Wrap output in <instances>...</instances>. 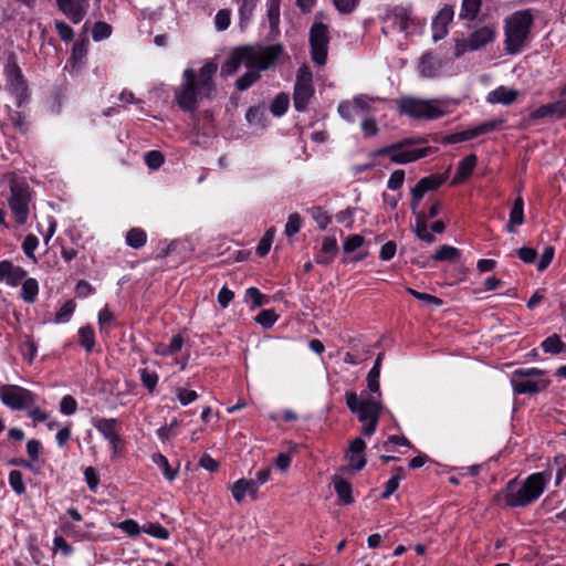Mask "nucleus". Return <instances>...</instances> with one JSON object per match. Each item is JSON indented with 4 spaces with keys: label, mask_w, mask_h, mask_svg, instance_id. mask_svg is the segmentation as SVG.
<instances>
[{
    "label": "nucleus",
    "mask_w": 566,
    "mask_h": 566,
    "mask_svg": "<svg viewBox=\"0 0 566 566\" xmlns=\"http://www.w3.org/2000/svg\"><path fill=\"white\" fill-rule=\"evenodd\" d=\"M217 72L218 64L211 60L198 71L188 67L182 72V82L174 91L175 101L182 112H196L200 101H210L216 96Z\"/></svg>",
    "instance_id": "obj_1"
},
{
    "label": "nucleus",
    "mask_w": 566,
    "mask_h": 566,
    "mask_svg": "<svg viewBox=\"0 0 566 566\" xmlns=\"http://www.w3.org/2000/svg\"><path fill=\"white\" fill-rule=\"evenodd\" d=\"M551 481V473L537 472L524 481L512 480L505 488V503L510 506H526L536 501Z\"/></svg>",
    "instance_id": "obj_2"
},
{
    "label": "nucleus",
    "mask_w": 566,
    "mask_h": 566,
    "mask_svg": "<svg viewBox=\"0 0 566 566\" xmlns=\"http://www.w3.org/2000/svg\"><path fill=\"white\" fill-rule=\"evenodd\" d=\"M455 103L448 99H422L405 96L397 101L399 114L415 119H437L452 113Z\"/></svg>",
    "instance_id": "obj_3"
},
{
    "label": "nucleus",
    "mask_w": 566,
    "mask_h": 566,
    "mask_svg": "<svg viewBox=\"0 0 566 566\" xmlns=\"http://www.w3.org/2000/svg\"><path fill=\"white\" fill-rule=\"evenodd\" d=\"M534 15L531 10H520L505 20V46L510 54L520 52L528 41Z\"/></svg>",
    "instance_id": "obj_4"
},
{
    "label": "nucleus",
    "mask_w": 566,
    "mask_h": 566,
    "mask_svg": "<svg viewBox=\"0 0 566 566\" xmlns=\"http://www.w3.org/2000/svg\"><path fill=\"white\" fill-rule=\"evenodd\" d=\"M513 392L516 395H533L547 389L551 380L546 371L536 367L515 369L510 377Z\"/></svg>",
    "instance_id": "obj_5"
},
{
    "label": "nucleus",
    "mask_w": 566,
    "mask_h": 566,
    "mask_svg": "<svg viewBox=\"0 0 566 566\" xmlns=\"http://www.w3.org/2000/svg\"><path fill=\"white\" fill-rule=\"evenodd\" d=\"M0 401L10 410L24 411L39 401V396L22 386L3 384L0 386Z\"/></svg>",
    "instance_id": "obj_6"
},
{
    "label": "nucleus",
    "mask_w": 566,
    "mask_h": 566,
    "mask_svg": "<svg viewBox=\"0 0 566 566\" xmlns=\"http://www.w3.org/2000/svg\"><path fill=\"white\" fill-rule=\"evenodd\" d=\"M329 40L328 25L323 22H314L310 29L308 42L311 59L318 66H324L327 62Z\"/></svg>",
    "instance_id": "obj_7"
},
{
    "label": "nucleus",
    "mask_w": 566,
    "mask_h": 566,
    "mask_svg": "<svg viewBox=\"0 0 566 566\" xmlns=\"http://www.w3.org/2000/svg\"><path fill=\"white\" fill-rule=\"evenodd\" d=\"M9 93L15 98V106L21 108L30 98L29 87L14 57H9L4 70Z\"/></svg>",
    "instance_id": "obj_8"
},
{
    "label": "nucleus",
    "mask_w": 566,
    "mask_h": 566,
    "mask_svg": "<svg viewBox=\"0 0 566 566\" xmlns=\"http://www.w3.org/2000/svg\"><path fill=\"white\" fill-rule=\"evenodd\" d=\"M345 400L347 408L360 422L379 418L380 406L374 398L360 399L355 391H346Z\"/></svg>",
    "instance_id": "obj_9"
},
{
    "label": "nucleus",
    "mask_w": 566,
    "mask_h": 566,
    "mask_svg": "<svg viewBox=\"0 0 566 566\" xmlns=\"http://www.w3.org/2000/svg\"><path fill=\"white\" fill-rule=\"evenodd\" d=\"M495 30L493 27L485 25L476 29L468 40H458L455 44V55L460 56L468 51H475L493 42Z\"/></svg>",
    "instance_id": "obj_10"
},
{
    "label": "nucleus",
    "mask_w": 566,
    "mask_h": 566,
    "mask_svg": "<svg viewBox=\"0 0 566 566\" xmlns=\"http://www.w3.org/2000/svg\"><path fill=\"white\" fill-rule=\"evenodd\" d=\"M29 201L30 193L28 187L11 186V196L8 205L18 224H24L29 218Z\"/></svg>",
    "instance_id": "obj_11"
},
{
    "label": "nucleus",
    "mask_w": 566,
    "mask_h": 566,
    "mask_svg": "<svg viewBox=\"0 0 566 566\" xmlns=\"http://www.w3.org/2000/svg\"><path fill=\"white\" fill-rule=\"evenodd\" d=\"M57 9L73 23L78 24L87 14L90 0H55Z\"/></svg>",
    "instance_id": "obj_12"
},
{
    "label": "nucleus",
    "mask_w": 566,
    "mask_h": 566,
    "mask_svg": "<svg viewBox=\"0 0 566 566\" xmlns=\"http://www.w3.org/2000/svg\"><path fill=\"white\" fill-rule=\"evenodd\" d=\"M369 102L364 97H356L353 102H342L338 105V113L344 119L354 123L357 118L365 117L369 113Z\"/></svg>",
    "instance_id": "obj_13"
},
{
    "label": "nucleus",
    "mask_w": 566,
    "mask_h": 566,
    "mask_svg": "<svg viewBox=\"0 0 566 566\" xmlns=\"http://www.w3.org/2000/svg\"><path fill=\"white\" fill-rule=\"evenodd\" d=\"M447 177L446 175H430L428 177L421 178L418 184L412 188V202L411 208L413 211L419 206L420 200L423 196L429 191L437 190L444 181Z\"/></svg>",
    "instance_id": "obj_14"
},
{
    "label": "nucleus",
    "mask_w": 566,
    "mask_h": 566,
    "mask_svg": "<svg viewBox=\"0 0 566 566\" xmlns=\"http://www.w3.org/2000/svg\"><path fill=\"white\" fill-rule=\"evenodd\" d=\"M426 148H418L411 143L401 145H391V161L397 164H407L427 155Z\"/></svg>",
    "instance_id": "obj_15"
},
{
    "label": "nucleus",
    "mask_w": 566,
    "mask_h": 566,
    "mask_svg": "<svg viewBox=\"0 0 566 566\" xmlns=\"http://www.w3.org/2000/svg\"><path fill=\"white\" fill-rule=\"evenodd\" d=\"M440 211V203L434 202L431 205L428 213L419 212L416 216V223H415V232L417 237L427 243L434 242V237L430 232V229L428 227V220L431 218H434Z\"/></svg>",
    "instance_id": "obj_16"
},
{
    "label": "nucleus",
    "mask_w": 566,
    "mask_h": 566,
    "mask_svg": "<svg viewBox=\"0 0 566 566\" xmlns=\"http://www.w3.org/2000/svg\"><path fill=\"white\" fill-rule=\"evenodd\" d=\"M454 15L452 6L444 4L432 21V38L434 41L443 39L448 33V27Z\"/></svg>",
    "instance_id": "obj_17"
},
{
    "label": "nucleus",
    "mask_w": 566,
    "mask_h": 566,
    "mask_svg": "<svg viewBox=\"0 0 566 566\" xmlns=\"http://www.w3.org/2000/svg\"><path fill=\"white\" fill-rule=\"evenodd\" d=\"M92 424L108 442L122 437L119 433L122 422L116 418L96 417L92 419Z\"/></svg>",
    "instance_id": "obj_18"
},
{
    "label": "nucleus",
    "mask_w": 566,
    "mask_h": 566,
    "mask_svg": "<svg viewBox=\"0 0 566 566\" xmlns=\"http://www.w3.org/2000/svg\"><path fill=\"white\" fill-rule=\"evenodd\" d=\"M284 49L282 44H271L266 46H256L258 70H268L280 59Z\"/></svg>",
    "instance_id": "obj_19"
},
{
    "label": "nucleus",
    "mask_w": 566,
    "mask_h": 566,
    "mask_svg": "<svg viewBox=\"0 0 566 566\" xmlns=\"http://www.w3.org/2000/svg\"><path fill=\"white\" fill-rule=\"evenodd\" d=\"M497 127V122L491 120L483 124H480L475 127L465 129L463 132H459L447 137L446 142L450 144H457L461 142H467L473 139L480 135L488 134L494 130Z\"/></svg>",
    "instance_id": "obj_20"
},
{
    "label": "nucleus",
    "mask_w": 566,
    "mask_h": 566,
    "mask_svg": "<svg viewBox=\"0 0 566 566\" xmlns=\"http://www.w3.org/2000/svg\"><path fill=\"white\" fill-rule=\"evenodd\" d=\"M497 127V122L491 120L483 124H480L475 127L465 129L463 132H459L447 137L446 142L450 144H457L461 142H467L473 139L480 135L488 134L494 130Z\"/></svg>",
    "instance_id": "obj_21"
},
{
    "label": "nucleus",
    "mask_w": 566,
    "mask_h": 566,
    "mask_svg": "<svg viewBox=\"0 0 566 566\" xmlns=\"http://www.w3.org/2000/svg\"><path fill=\"white\" fill-rule=\"evenodd\" d=\"M27 274L23 268L14 265L10 260L0 261V282L17 286L25 280Z\"/></svg>",
    "instance_id": "obj_22"
},
{
    "label": "nucleus",
    "mask_w": 566,
    "mask_h": 566,
    "mask_svg": "<svg viewBox=\"0 0 566 566\" xmlns=\"http://www.w3.org/2000/svg\"><path fill=\"white\" fill-rule=\"evenodd\" d=\"M338 243L335 237H325L321 250L315 255V262L321 265H329L338 253Z\"/></svg>",
    "instance_id": "obj_23"
},
{
    "label": "nucleus",
    "mask_w": 566,
    "mask_h": 566,
    "mask_svg": "<svg viewBox=\"0 0 566 566\" xmlns=\"http://www.w3.org/2000/svg\"><path fill=\"white\" fill-rule=\"evenodd\" d=\"M517 96L518 92L516 90L506 86H499L488 94L486 102L490 104L509 105L515 102Z\"/></svg>",
    "instance_id": "obj_24"
},
{
    "label": "nucleus",
    "mask_w": 566,
    "mask_h": 566,
    "mask_svg": "<svg viewBox=\"0 0 566 566\" xmlns=\"http://www.w3.org/2000/svg\"><path fill=\"white\" fill-rule=\"evenodd\" d=\"M548 116H566V97L553 104L542 105L531 113L532 118H544Z\"/></svg>",
    "instance_id": "obj_25"
},
{
    "label": "nucleus",
    "mask_w": 566,
    "mask_h": 566,
    "mask_svg": "<svg viewBox=\"0 0 566 566\" xmlns=\"http://www.w3.org/2000/svg\"><path fill=\"white\" fill-rule=\"evenodd\" d=\"M524 223V201L522 197H517L512 206L509 222L506 224V231L509 233H514L516 227H520Z\"/></svg>",
    "instance_id": "obj_26"
},
{
    "label": "nucleus",
    "mask_w": 566,
    "mask_h": 566,
    "mask_svg": "<svg viewBox=\"0 0 566 566\" xmlns=\"http://www.w3.org/2000/svg\"><path fill=\"white\" fill-rule=\"evenodd\" d=\"M476 165V156L471 154L464 157L458 166L457 174L452 180L453 185L462 184L468 179L474 170Z\"/></svg>",
    "instance_id": "obj_27"
},
{
    "label": "nucleus",
    "mask_w": 566,
    "mask_h": 566,
    "mask_svg": "<svg viewBox=\"0 0 566 566\" xmlns=\"http://www.w3.org/2000/svg\"><path fill=\"white\" fill-rule=\"evenodd\" d=\"M233 50L238 55L241 65L244 64L249 70H258L256 46L243 45Z\"/></svg>",
    "instance_id": "obj_28"
},
{
    "label": "nucleus",
    "mask_w": 566,
    "mask_h": 566,
    "mask_svg": "<svg viewBox=\"0 0 566 566\" xmlns=\"http://www.w3.org/2000/svg\"><path fill=\"white\" fill-rule=\"evenodd\" d=\"M334 489L340 504L348 505L354 502L352 484L347 480L335 476Z\"/></svg>",
    "instance_id": "obj_29"
},
{
    "label": "nucleus",
    "mask_w": 566,
    "mask_h": 566,
    "mask_svg": "<svg viewBox=\"0 0 566 566\" xmlns=\"http://www.w3.org/2000/svg\"><path fill=\"white\" fill-rule=\"evenodd\" d=\"M314 92H315L314 87H304V86L295 87L294 86V93H293L294 108L297 112H304L307 108L308 103L314 95Z\"/></svg>",
    "instance_id": "obj_30"
},
{
    "label": "nucleus",
    "mask_w": 566,
    "mask_h": 566,
    "mask_svg": "<svg viewBox=\"0 0 566 566\" xmlns=\"http://www.w3.org/2000/svg\"><path fill=\"white\" fill-rule=\"evenodd\" d=\"M395 20L400 30L407 34L416 31V23L412 19L411 11L407 8H398L395 10Z\"/></svg>",
    "instance_id": "obj_31"
},
{
    "label": "nucleus",
    "mask_w": 566,
    "mask_h": 566,
    "mask_svg": "<svg viewBox=\"0 0 566 566\" xmlns=\"http://www.w3.org/2000/svg\"><path fill=\"white\" fill-rule=\"evenodd\" d=\"M77 333L80 345L87 354L92 353L96 343V335L93 326L91 324H86L85 326L80 327Z\"/></svg>",
    "instance_id": "obj_32"
},
{
    "label": "nucleus",
    "mask_w": 566,
    "mask_h": 566,
    "mask_svg": "<svg viewBox=\"0 0 566 566\" xmlns=\"http://www.w3.org/2000/svg\"><path fill=\"white\" fill-rule=\"evenodd\" d=\"M125 242L132 249H142L147 242V233L142 228H132L126 233Z\"/></svg>",
    "instance_id": "obj_33"
},
{
    "label": "nucleus",
    "mask_w": 566,
    "mask_h": 566,
    "mask_svg": "<svg viewBox=\"0 0 566 566\" xmlns=\"http://www.w3.org/2000/svg\"><path fill=\"white\" fill-rule=\"evenodd\" d=\"M39 294V283L35 279L29 277L25 279L22 283L20 296L21 298L29 304H33Z\"/></svg>",
    "instance_id": "obj_34"
},
{
    "label": "nucleus",
    "mask_w": 566,
    "mask_h": 566,
    "mask_svg": "<svg viewBox=\"0 0 566 566\" xmlns=\"http://www.w3.org/2000/svg\"><path fill=\"white\" fill-rule=\"evenodd\" d=\"M153 462L161 470L163 475L169 482H172L178 475V469H172L166 455L160 452L153 454Z\"/></svg>",
    "instance_id": "obj_35"
},
{
    "label": "nucleus",
    "mask_w": 566,
    "mask_h": 566,
    "mask_svg": "<svg viewBox=\"0 0 566 566\" xmlns=\"http://www.w3.org/2000/svg\"><path fill=\"white\" fill-rule=\"evenodd\" d=\"M289 105H290V96H289V94L282 92V93H279L272 101L270 111L274 116L280 117V116H283L287 112Z\"/></svg>",
    "instance_id": "obj_36"
},
{
    "label": "nucleus",
    "mask_w": 566,
    "mask_h": 566,
    "mask_svg": "<svg viewBox=\"0 0 566 566\" xmlns=\"http://www.w3.org/2000/svg\"><path fill=\"white\" fill-rule=\"evenodd\" d=\"M382 355L380 354L374 366L370 368V370L368 371V375H367V387H368V390L373 394L375 392H378L379 391V375H380V359H381Z\"/></svg>",
    "instance_id": "obj_37"
},
{
    "label": "nucleus",
    "mask_w": 566,
    "mask_h": 566,
    "mask_svg": "<svg viewBox=\"0 0 566 566\" xmlns=\"http://www.w3.org/2000/svg\"><path fill=\"white\" fill-rule=\"evenodd\" d=\"M541 346L542 349L548 354H559L566 352L565 343H563L559 336L556 334L544 339Z\"/></svg>",
    "instance_id": "obj_38"
},
{
    "label": "nucleus",
    "mask_w": 566,
    "mask_h": 566,
    "mask_svg": "<svg viewBox=\"0 0 566 566\" xmlns=\"http://www.w3.org/2000/svg\"><path fill=\"white\" fill-rule=\"evenodd\" d=\"M260 77L261 75L259 70H249L235 81V87L241 92L247 91L256 83Z\"/></svg>",
    "instance_id": "obj_39"
},
{
    "label": "nucleus",
    "mask_w": 566,
    "mask_h": 566,
    "mask_svg": "<svg viewBox=\"0 0 566 566\" xmlns=\"http://www.w3.org/2000/svg\"><path fill=\"white\" fill-rule=\"evenodd\" d=\"M9 111V119L11 124L22 134H25L29 129V122L25 113L20 111H12L10 106H7Z\"/></svg>",
    "instance_id": "obj_40"
},
{
    "label": "nucleus",
    "mask_w": 566,
    "mask_h": 566,
    "mask_svg": "<svg viewBox=\"0 0 566 566\" xmlns=\"http://www.w3.org/2000/svg\"><path fill=\"white\" fill-rule=\"evenodd\" d=\"M140 381L143 386L153 394L158 385L159 376L156 371L149 370L148 368L139 369Z\"/></svg>",
    "instance_id": "obj_41"
},
{
    "label": "nucleus",
    "mask_w": 566,
    "mask_h": 566,
    "mask_svg": "<svg viewBox=\"0 0 566 566\" xmlns=\"http://www.w3.org/2000/svg\"><path fill=\"white\" fill-rule=\"evenodd\" d=\"M259 0H242L239 8L240 27L243 29L250 21Z\"/></svg>",
    "instance_id": "obj_42"
},
{
    "label": "nucleus",
    "mask_w": 566,
    "mask_h": 566,
    "mask_svg": "<svg viewBox=\"0 0 566 566\" xmlns=\"http://www.w3.org/2000/svg\"><path fill=\"white\" fill-rule=\"evenodd\" d=\"M76 308V303L73 300L66 301L60 310L55 313L54 323L61 324L69 322Z\"/></svg>",
    "instance_id": "obj_43"
},
{
    "label": "nucleus",
    "mask_w": 566,
    "mask_h": 566,
    "mask_svg": "<svg viewBox=\"0 0 566 566\" xmlns=\"http://www.w3.org/2000/svg\"><path fill=\"white\" fill-rule=\"evenodd\" d=\"M253 485L254 484L252 483V479L251 480H247L243 478L239 479L237 482H234V484L231 488V493H232L233 499L238 503L242 502L245 497L247 490L249 489V486H253Z\"/></svg>",
    "instance_id": "obj_44"
},
{
    "label": "nucleus",
    "mask_w": 566,
    "mask_h": 566,
    "mask_svg": "<svg viewBox=\"0 0 566 566\" xmlns=\"http://www.w3.org/2000/svg\"><path fill=\"white\" fill-rule=\"evenodd\" d=\"M143 532L158 539H168L170 536V532L159 523H147Z\"/></svg>",
    "instance_id": "obj_45"
},
{
    "label": "nucleus",
    "mask_w": 566,
    "mask_h": 566,
    "mask_svg": "<svg viewBox=\"0 0 566 566\" xmlns=\"http://www.w3.org/2000/svg\"><path fill=\"white\" fill-rule=\"evenodd\" d=\"M279 315L275 313L274 310H262L256 316L255 322L260 324L263 328L268 329L271 328L275 322L277 321Z\"/></svg>",
    "instance_id": "obj_46"
},
{
    "label": "nucleus",
    "mask_w": 566,
    "mask_h": 566,
    "mask_svg": "<svg viewBox=\"0 0 566 566\" xmlns=\"http://www.w3.org/2000/svg\"><path fill=\"white\" fill-rule=\"evenodd\" d=\"M97 318H98L99 332L102 334L108 335L111 332V324L115 321V315L106 306L98 312Z\"/></svg>",
    "instance_id": "obj_47"
},
{
    "label": "nucleus",
    "mask_w": 566,
    "mask_h": 566,
    "mask_svg": "<svg viewBox=\"0 0 566 566\" xmlns=\"http://www.w3.org/2000/svg\"><path fill=\"white\" fill-rule=\"evenodd\" d=\"M274 233H275V229L270 228L266 230V232L264 233L262 239L259 241L258 247H256V254L259 256H261V258L265 256L270 252V249H271V245H272V242L274 239Z\"/></svg>",
    "instance_id": "obj_48"
},
{
    "label": "nucleus",
    "mask_w": 566,
    "mask_h": 566,
    "mask_svg": "<svg viewBox=\"0 0 566 566\" xmlns=\"http://www.w3.org/2000/svg\"><path fill=\"white\" fill-rule=\"evenodd\" d=\"M112 34V27L111 24L104 22V21H97L94 23L92 28V38L94 41L98 42L102 40H105L109 38Z\"/></svg>",
    "instance_id": "obj_49"
},
{
    "label": "nucleus",
    "mask_w": 566,
    "mask_h": 566,
    "mask_svg": "<svg viewBox=\"0 0 566 566\" xmlns=\"http://www.w3.org/2000/svg\"><path fill=\"white\" fill-rule=\"evenodd\" d=\"M39 247V239L35 234H28L23 242H22V251L24 252V254L31 259L33 262H36V258L34 255V251L38 249Z\"/></svg>",
    "instance_id": "obj_50"
},
{
    "label": "nucleus",
    "mask_w": 566,
    "mask_h": 566,
    "mask_svg": "<svg viewBox=\"0 0 566 566\" xmlns=\"http://www.w3.org/2000/svg\"><path fill=\"white\" fill-rule=\"evenodd\" d=\"M8 481H9V485L11 486V489L18 495H22V494L25 493L27 489H25V485H24V482H23V475H22V473L19 470H12L9 473Z\"/></svg>",
    "instance_id": "obj_51"
},
{
    "label": "nucleus",
    "mask_w": 566,
    "mask_h": 566,
    "mask_svg": "<svg viewBox=\"0 0 566 566\" xmlns=\"http://www.w3.org/2000/svg\"><path fill=\"white\" fill-rule=\"evenodd\" d=\"M459 250L451 245H442L432 255L436 261H453L458 259Z\"/></svg>",
    "instance_id": "obj_52"
},
{
    "label": "nucleus",
    "mask_w": 566,
    "mask_h": 566,
    "mask_svg": "<svg viewBox=\"0 0 566 566\" xmlns=\"http://www.w3.org/2000/svg\"><path fill=\"white\" fill-rule=\"evenodd\" d=\"M481 7V0H463L460 11V17L465 19H473Z\"/></svg>",
    "instance_id": "obj_53"
},
{
    "label": "nucleus",
    "mask_w": 566,
    "mask_h": 566,
    "mask_svg": "<svg viewBox=\"0 0 566 566\" xmlns=\"http://www.w3.org/2000/svg\"><path fill=\"white\" fill-rule=\"evenodd\" d=\"M295 87H313V74L307 65H302L297 70Z\"/></svg>",
    "instance_id": "obj_54"
},
{
    "label": "nucleus",
    "mask_w": 566,
    "mask_h": 566,
    "mask_svg": "<svg viewBox=\"0 0 566 566\" xmlns=\"http://www.w3.org/2000/svg\"><path fill=\"white\" fill-rule=\"evenodd\" d=\"M241 66V63L239 61L238 55L235 54L234 50L230 53L227 61L221 66V76H229L234 74L239 67Z\"/></svg>",
    "instance_id": "obj_55"
},
{
    "label": "nucleus",
    "mask_w": 566,
    "mask_h": 566,
    "mask_svg": "<svg viewBox=\"0 0 566 566\" xmlns=\"http://www.w3.org/2000/svg\"><path fill=\"white\" fill-rule=\"evenodd\" d=\"M420 74L424 77H432L437 74V62L432 56H422L419 65Z\"/></svg>",
    "instance_id": "obj_56"
},
{
    "label": "nucleus",
    "mask_w": 566,
    "mask_h": 566,
    "mask_svg": "<svg viewBox=\"0 0 566 566\" xmlns=\"http://www.w3.org/2000/svg\"><path fill=\"white\" fill-rule=\"evenodd\" d=\"M86 53H87V43L84 40L76 41L73 44L72 54H71L69 62H71L73 64V66H75L77 63H80L86 56Z\"/></svg>",
    "instance_id": "obj_57"
},
{
    "label": "nucleus",
    "mask_w": 566,
    "mask_h": 566,
    "mask_svg": "<svg viewBox=\"0 0 566 566\" xmlns=\"http://www.w3.org/2000/svg\"><path fill=\"white\" fill-rule=\"evenodd\" d=\"M245 296L251 300L252 308L261 307L268 303V297L258 287L251 286L245 290Z\"/></svg>",
    "instance_id": "obj_58"
},
{
    "label": "nucleus",
    "mask_w": 566,
    "mask_h": 566,
    "mask_svg": "<svg viewBox=\"0 0 566 566\" xmlns=\"http://www.w3.org/2000/svg\"><path fill=\"white\" fill-rule=\"evenodd\" d=\"M145 163L150 169H158L165 163V157L159 150H149L145 154Z\"/></svg>",
    "instance_id": "obj_59"
},
{
    "label": "nucleus",
    "mask_w": 566,
    "mask_h": 566,
    "mask_svg": "<svg viewBox=\"0 0 566 566\" xmlns=\"http://www.w3.org/2000/svg\"><path fill=\"white\" fill-rule=\"evenodd\" d=\"M77 410V401L71 395H65L60 401V412L65 416L74 415Z\"/></svg>",
    "instance_id": "obj_60"
},
{
    "label": "nucleus",
    "mask_w": 566,
    "mask_h": 566,
    "mask_svg": "<svg viewBox=\"0 0 566 566\" xmlns=\"http://www.w3.org/2000/svg\"><path fill=\"white\" fill-rule=\"evenodd\" d=\"M301 227H302L301 216L298 213H292L289 216L284 232L287 237H293L301 230Z\"/></svg>",
    "instance_id": "obj_61"
},
{
    "label": "nucleus",
    "mask_w": 566,
    "mask_h": 566,
    "mask_svg": "<svg viewBox=\"0 0 566 566\" xmlns=\"http://www.w3.org/2000/svg\"><path fill=\"white\" fill-rule=\"evenodd\" d=\"M364 244V238L360 234H350L344 241V253L349 254L359 249Z\"/></svg>",
    "instance_id": "obj_62"
},
{
    "label": "nucleus",
    "mask_w": 566,
    "mask_h": 566,
    "mask_svg": "<svg viewBox=\"0 0 566 566\" xmlns=\"http://www.w3.org/2000/svg\"><path fill=\"white\" fill-rule=\"evenodd\" d=\"M176 396L181 406H188L189 403L198 399V394L195 390H189L182 387L176 389Z\"/></svg>",
    "instance_id": "obj_63"
},
{
    "label": "nucleus",
    "mask_w": 566,
    "mask_h": 566,
    "mask_svg": "<svg viewBox=\"0 0 566 566\" xmlns=\"http://www.w3.org/2000/svg\"><path fill=\"white\" fill-rule=\"evenodd\" d=\"M117 527L130 537H135V536L139 535L140 531L143 530V528H140L139 524L135 520H132V518H127L123 522H119L117 524Z\"/></svg>",
    "instance_id": "obj_64"
}]
</instances>
